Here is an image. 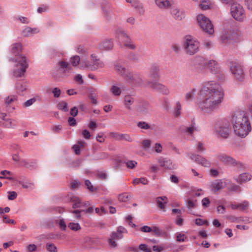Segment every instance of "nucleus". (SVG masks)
Listing matches in <instances>:
<instances>
[{
	"mask_svg": "<svg viewBox=\"0 0 252 252\" xmlns=\"http://www.w3.org/2000/svg\"><path fill=\"white\" fill-rule=\"evenodd\" d=\"M224 94L219 83L215 81L203 83L196 95L197 105L205 113L218 109L224 98Z\"/></svg>",
	"mask_w": 252,
	"mask_h": 252,
	"instance_id": "f257e3e1",
	"label": "nucleus"
},
{
	"mask_svg": "<svg viewBox=\"0 0 252 252\" xmlns=\"http://www.w3.org/2000/svg\"><path fill=\"white\" fill-rule=\"evenodd\" d=\"M231 123L235 134L240 137H246L251 131L248 116L244 111L235 112L231 118Z\"/></svg>",
	"mask_w": 252,
	"mask_h": 252,
	"instance_id": "f03ea898",
	"label": "nucleus"
},
{
	"mask_svg": "<svg viewBox=\"0 0 252 252\" xmlns=\"http://www.w3.org/2000/svg\"><path fill=\"white\" fill-rule=\"evenodd\" d=\"M193 64L196 71L199 73H205L207 67L212 74H216L220 71V67L216 61H208L203 57H196Z\"/></svg>",
	"mask_w": 252,
	"mask_h": 252,
	"instance_id": "7ed1b4c3",
	"label": "nucleus"
},
{
	"mask_svg": "<svg viewBox=\"0 0 252 252\" xmlns=\"http://www.w3.org/2000/svg\"><path fill=\"white\" fill-rule=\"evenodd\" d=\"M9 61L16 62L17 63L13 70V75L15 77H22L24 76L27 69L29 66V60L25 56L20 55L17 58H10Z\"/></svg>",
	"mask_w": 252,
	"mask_h": 252,
	"instance_id": "20e7f679",
	"label": "nucleus"
},
{
	"mask_svg": "<svg viewBox=\"0 0 252 252\" xmlns=\"http://www.w3.org/2000/svg\"><path fill=\"white\" fill-rule=\"evenodd\" d=\"M230 4V13L231 16L238 22L244 21L246 16L243 5L238 2L234 1Z\"/></svg>",
	"mask_w": 252,
	"mask_h": 252,
	"instance_id": "39448f33",
	"label": "nucleus"
},
{
	"mask_svg": "<svg viewBox=\"0 0 252 252\" xmlns=\"http://www.w3.org/2000/svg\"><path fill=\"white\" fill-rule=\"evenodd\" d=\"M184 47L188 54L192 55L198 51L199 42L190 35L186 36L184 42Z\"/></svg>",
	"mask_w": 252,
	"mask_h": 252,
	"instance_id": "423d86ee",
	"label": "nucleus"
},
{
	"mask_svg": "<svg viewBox=\"0 0 252 252\" xmlns=\"http://www.w3.org/2000/svg\"><path fill=\"white\" fill-rule=\"evenodd\" d=\"M196 20L203 31L209 34H212L214 32L211 21L207 17L201 14L197 16Z\"/></svg>",
	"mask_w": 252,
	"mask_h": 252,
	"instance_id": "0eeeda50",
	"label": "nucleus"
},
{
	"mask_svg": "<svg viewBox=\"0 0 252 252\" xmlns=\"http://www.w3.org/2000/svg\"><path fill=\"white\" fill-rule=\"evenodd\" d=\"M85 67L91 70H95L99 68H103L105 66L104 63L95 54L91 55V62H84Z\"/></svg>",
	"mask_w": 252,
	"mask_h": 252,
	"instance_id": "6e6552de",
	"label": "nucleus"
},
{
	"mask_svg": "<svg viewBox=\"0 0 252 252\" xmlns=\"http://www.w3.org/2000/svg\"><path fill=\"white\" fill-rule=\"evenodd\" d=\"M125 79L127 83L134 86H140L143 84L142 75L137 72H127Z\"/></svg>",
	"mask_w": 252,
	"mask_h": 252,
	"instance_id": "1a4fd4ad",
	"label": "nucleus"
},
{
	"mask_svg": "<svg viewBox=\"0 0 252 252\" xmlns=\"http://www.w3.org/2000/svg\"><path fill=\"white\" fill-rule=\"evenodd\" d=\"M216 132L220 136L226 138L228 137L230 132V125L227 121H223L217 124Z\"/></svg>",
	"mask_w": 252,
	"mask_h": 252,
	"instance_id": "9d476101",
	"label": "nucleus"
},
{
	"mask_svg": "<svg viewBox=\"0 0 252 252\" xmlns=\"http://www.w3.org/2000/svg\"><path fill=\"white\" fill-rule=\"evenodd\" d=\"M126 230L125 228L120 226L118 228L116 232H113L111 234L110 238L109 239V244L112 248H116L117 246L115 241L120 240L123 238V233H126Z\"/></svg>",
	"mask_w": 252,
	"mask_h": 252,
	"instance_id": "9b49d317",
	"label": "nucleus"
},
{
	"mask_svg": "<svg viewBox=\"0 0 252 252\" xmlns=\"http://www.w3.org/2000/svg\"><path fill=\"white\" fill-rule=\"evenodd\" d=\"M229 67L231 73L236 79L242 81L244 79L245 74L241 65L235 62H231Z\"/></svg>",
	"mask_w": 252,
	"mask_h": 252,
	"instance_id": "f8f14e48",
	"label": "nucleus"
},
{
	"mask_svg": "<svg viewBox=\"0 0 252 252\" xmlns=\"http://www.w3.org/2000/svg\"><path fill=\"white\" fill-rule=\"evenodd\" d=\"M147 86L153 90L162 93L163 94L168 95L170 94V90L167 86L157 81H148Z\"/></svg>",
	"mask_w": 252,
	"mask_h": 252,
	"instance_id": "ddd939ff",
	"label": "nucleus"
},
{
	"mask_svg": "<svg viewBox=\"0 0 252 252\" xmlns=\"http://www.w3.org/2000/svg\"><path fill=\"white\" fill-rule=\"evenodd\" d=\"M68 200L72 203V207L74 209L78 208H86L90 206L89 201L82 202L81 199L77 196L69 195L67 197Z\"/></svg>",
	"mask_w": 252,
	"mask_h": 252,
	"instance_id": "4468645a",
	"label": "nucleus"
},
{
	"mask_svg": "<svg viewBox=\"0 0 252 252\" xmlns=\"http://www.w3.org/2000/svg\"><path fill=\"white\" fill-rule=\"evenodd\" d=\"M216 158L220 162L229 166H235L238 164L234 158L224 153L217 154Z\"/></svg>",
	"mask_w": 252,
	"mask_h": 252,
	"instance_id": "2eb2a0df",
	"label": "nucleus"
},
{
	"mask_svg": "<svg viewBox=\"0 0 252 252\" xmlns=\"http://www.w3.org/2000/svg\"><path fill=\"white\" fill-rule=\"evenodd\" d=\"M189 157L191 160L199 164H201L202 166L206 167H209L211 165V162L208 160L198 155L191 153L189 154Z\"/></svg>",
	"mask_w": 252,
	"mask_h": 252,
	"instance_id": "dca6fc26",
	"label": "nucleus"
},
{
	"mask_svg": "<svg viewBox=\"0 0 252 252\" xmlns=\"http://www.w3.org/2000/svg\"><path fill=\"white\" fill-rule=\"evenodd\" d=\"M102 14L105 21L110 22L113 17V12L111 5L107 3L102 6Z\"/></svg>",
	"mask_w": 252,
	"mask_h": 252,
	"instance_id": "f3484780",
	"label": "nucleus"
},
{
	"mask_svg": "<svg viewBox=\"0 0 252 252\" xmlns=\"http://www.w3.org/2000/svg\"><path fill=\"white\" fill-rule=\"evenodd\" d=\"M110 136L117 140H126L128 142H132L133 141L132 137L128 134L111 132Z\"/></svg>",
	"mask_w": 252,
	"mask_h": 252,
	"instance_id": "a211bd4d",
	"label": "nucleus"
},
{
	"mask_svg": "<svg viewBox=\"0 0 252 252\" xmlns=\"http://www.w3.org/2000/svg\"><path fill=\"white\" fill-rule=\"evenodd\" d=\"M156 5L161 9H168L171 8L173 2L172 0H155Z\"/></svg>",
	"mask_w": 252,
	"mask_h": 252,
	"instance_id": "6ab92c4d",
	"label": "nucleus"
},
{
	"mask_svg": "<svg viewBox=\"0 0 252 252\" xmlns=\"http://www.w3.org/2000/svg\"><path fill=\"white\" fill-rule=\"evenodd\" d=\"M159 67L158 65H154L151 66L149 70V77L153 80L157 81L160 78Z\"/></svg>",
	"mask_w": 252,
	"mask_h": 252,
	"instance_id": "aec40b11",
	"label": "nucleus"
},
{
	"mask_svg": "<svg viewBox=\"0 0 252 252\" xmlns=\"http://www.w3.org/2000/svg\"><path fill=\"white\" fill-rule=\"evenodd\" d=\"M220 40L221 43L225 45H228L233 43L230 31L224 30L222 32L220 36Z\"/></svg>",
	"mask_w": 252,
	"mask_h": 252,
	"instance_id": "412c9836",
	"label": "nucleus"
},
{
	"mask_svg": "<svg viewBox=\"0 0 252 252\" xmlns=\"http://www.w3.org/2000/svg\"><path fill=\"white\" fill-rule=\"evenodd\" d=\"M113 47V42L111 39H105L101 42L98 48L102 51H107L111 50Z\"/></svg>",
	"mask_w": 252,
	"mask_h": 252,
	"instance_id": "4be33fe9",
	"label": "nucleus"
},
{
	"mask_svg": "<svg viewBox=\"0 0 252 252\" xmlns=\"http://www.w3.org/2000/svg\"><path fill=\"white\" fill-rule=\"evenodd\" d=\"M170 13L174 19L178 21L183 20L186 16L185 12L178 8H172Z\"/></svg>",
	"mask_w": 252,
	"mask_h": 252,
	"instance_id": "5701e85b",
	"label": "nucleus"
},
{
	"mask_svg": "<svg viewBox=\"0 0 252 252\" xmlns=\"http://www.w3.org/2000/svg\"><path fill=\"white\" fill-rule=\"evenodd\" d=\"M225 185V182L222 180H216L210 184V187L212 191L216 192L223 189Z\"/></svg>",
	"mask_w": 252,
	"mask_h": 252,
	"instance_id": "b1692460",
	"label": "nucleus"
},
{
	"mask_svg": "<svg viewBox=\"0 0 252 252\" xmlns=\"http://www.w3.org/2000/svg\"><path fill=\"white\" fill-rule=\"evenodd\" d=\"M234 179L238 183L242 184L250 181L252 179V175L248 173H244Z\"/></svg>",
	"mask_w": 252,
	"mask_h": 252,
	"instance_id": "393cba45",
	"label": "nucleus"
},
{
	"mask_svg": "<svg viewBox=\"0 0 252 252\" xmlns=\"http://www.w3.org/2000/svg\"><path fill=\"white\" fill-rule=\"evenodd\" d=\"M158 162L160 166L165 169L175 168L174 165L172 164V161L170 159L160 158L158 160Z\"/></svg>",
	"mask_w": 252,
	"mask_h": 252,
	"instance_id": "a878e982",
	"label": "nucleus"
},
{
	"mask_svg": "<svg viewBox=\"0 0 252 252\" xmlns=\"http://www.w3.org/2000/svg\"><path fill=\"white\" fill-rule=\"evenodd\" d=\"M232 42H238L242 39V32L238 30L230 31Z\"/></svg>",
	"mask_w": 252,
	"mask_h": 252,
	"instance_id": "bb28decb",
	"label": "nucleus"
},
{
	"mask_svg": "<svg viewBox=\"0 0 252 252\" xmlns=\"http://www.w3.org/2000/svg\"><path fill=\"white\" fill-rule=\"evenodd\" d=\"M39 32V29L36 28H32L28 27L23 31L22 34L24 36H30Z\"/></svg>",
	"mask_w": 252,
	"mask_h": 252,
	"instance_id": "cd10ccee",
	"label": "nucleus"
},
{
	"mask_svg": "<svg viewBox=\"0 0 252 252\" xmlns=\"http://www.w3.org/2000/svg\"><path fill=\"white\" fill-rule=\"evenodd\" d=\"M22 46L21 43H16L11 45V53L15 56L19 55L22 52Z\"/></svg>",
	"mask_w": 252,
	"mask_h": 252,
	"instance_id": "c85d7f7f",
	"label": "nucleus"
},
{
	"mask_svg": "<svg viewBox=\"0 0 252 252\" xmlns=\"http://www.w3.org/2000/svg\"><path fill=\"white\" fill-rule=\"evenodd\" d=\"M120 42L123 44L124 46L130 49L134 50L136 48V46L134 44H133V43L132 42L128 35V39L124 38V40L121 41Z\"/></svg>",
	"mask_w": 252,
	"mask_h": 252,
	"instance_id": "c756f323",
	"label": "nucleus"
},
{
	"mask_svg": "<svg viewBox=\"0 0 252 252\" xmlns=\"http://www.w3.org/2000/svg\"><path fill=\"white\" fill-rule=\"evenodd\" d=\"M158 207L160 209H164L165 205L167 202V198L166 196L158 197L156 199Z\"/></svg>",
	"mask_w": 252,
	"mask_h": 252,
	"instance_id": "7c9ffc66",
	"label": "nucleus"
},
{
	"mask_svg": "<svg viewBox=\"0 0 252 252\" xmlns=\"http://www.w3.org/2000/svg\"><path fill=\"white\" fill-rule=\"evenodd\" d=\"M137 111L141 114H147L150 111V106L148 103H145L138 107Z\"/></svg>",
	"mask_w": 252,
	"mask_h": 252,
	"instance_id": "2f4dec72",
	"label": "nucleus"
},
{
	"mask_svg": "<svg viewBox=\"0 0 252 252\" xmlns=\"http://www.w3.org/2000/svg\"><path fill=\"white\" fill-rule=\"evenodd\" d=\"M115 69L120 74H121L124 78L126 76V74L128 71H126V68L123 67L120 63H116L114 65Z\"/></svg>",
	"mask_w": 252,
	"mask_h": 252,
	"instance_id": "473e14b6",
	"label": "nucleus"
},
{
	"mask_svg": "<svg viewBox=\"0 0 252 252\" xmlns=\"http://www.w3.org/2000/svg\"><path fill=\"white\" fill-rule=\"evenodd\" d=\"M116 37L118 39L119 41L121 42L123 41L124 38L128 39V35L124 31L121 29H118L116 31Z\"/></svg>",
	"mask_w": 252,
	"mask_h": 252,
	"instance_id": "72a5a7b5",
	"label": "nucleus"
},
{
	"mask_svg": "<svg viewBox=\"0 0 252 252\" xmlns=\"http://www.w3.org/2000/svg\"><path fill=\"white\" fill-rule=\"evenodd\" d=\"M134 99L131 96L127 95L124 97L125 105L126 109L129 110L130 106L133 103Z\"/></svg>",
	"mask_w": 252,
	"mask_h": 252,
	"instance_id": "f704fd0d",
	"label": "nucleus"
},
{
	"mask_svg": "<svg viewBox=\"0 0 252 252\" xmlns=\"http://www.w3.org/2000/svg\"><path fill=\"white\" fill-rule=\"evenodd\" d=\"M110 91L112 94L117 96H120L122 93L121 88L115 85L111 86L110 89Z\"/></svg>",
	"mask_w": 252,
	"mask_h": 252,
	"instance_id": "c9c22d12",
	"label": "nucleus"
},
{
	"mask_svg": "<svg viewBox=\"0 0 252 252\" xmlns=\"http://www.w3.org/2000/svg\"><path fill=\"white\" fill-rule=\"evenodd\" d=\"M187 207L189 210L190 214H192V209L195 208L197 207V201L196 200H192L190 199H189L186 202Z\"/></svg>",
	"mask_w": 252,
	"mask_h": 252,
	"instance_id": "e433bc0d",
	"label": "nucleus"
},
{
	"mask_svg": "<svg viewBox=\"0 0 252 252\" xmlns=\"http://www.w3.org/2000/svg\"><path fill=\"white\" fill-rule=\"evenodd\" d=\"M16 89L18 94H23V92L27 89V86L25 83H18L16 85Z\"/></svg>",
	"mask_w": 252,
	"mask_h": 252,
	"instance_id": "4c0bfd02",
	"label": "nucleus"
},
{
	"mask_svg": "<svg viewBox=\"0 0 252 252\" xmlns=\"http://www.w3.org/2000/svg\"><path fill=\"white\" fill-rule=\"evenodd\" d=\"M196 90L195 88L192 89L190 91L187 93L185 96V100L187 101L190 100L194 97Z\"/></svg>",
	"mask_w": 252,
	"mask_h": 252,
	"instance_id": "58836bf2",
	"label": "nucleus"
},
{
	"mask_svg": "<svg viewBox=\"0 0 252 252\" xmlns=\"http://www.w3.org/2000/svg\"><path fill=\"white\" fill-rule=\"evenodd\" d=\"M17 100V96L15 95H10L5 98L4 103L6 105L10 104L12 102Z\"/></svg>",
	"mask_w": 252,
	"mask_h": 252,
	"instance_id": "ea45409f",
	"label": "nucleus"
},
{
	"mask_svg": "<svg viewBox=\"0 0 252 252\" xmlns=\"http://www.w3.org/2000/svg\"><path fill=\"white\" fill-rule=\"evenodd\" d=\"M64 75H68L73 72L72 67L66 62H64Z\"/></svg>",
	"mask_w": 252,
	"mask_h": 252,
	"instance_id": "a19ab883",
	"label": "nucleus"
},
{
	"mask_svg": "<svg viewBox=\"0 0 252 252\" xmlns=\"http://www.w3.org/2000/svg\"><path fill=\"white\" fill-rule=\"evenodd\" d=\"M68 228L74 231H77L81 229V227L79 223L70 222L68 224Z\"/></svg>",
	"mask_w": 252,
	"mask_h": 252,
	"instance_id": "79ce46f5",
	"label": "nucleus"
},
{
	"mask_svg": "<svg viewBox=\"0 0 252 252\" xmlns=\"http://www.w3.org/2000/svg\"><path fill=\"white\" fill-rule=\"evenodd\" d=\"M176 240L179 242H183L187 239V236L182 232H177L176 233Z\"/></svg>",
	"mask_w": 252,
	"mask_h": 252,
	"instance_id": "37998d69",
	"label": "nucleus"
},
{
	"mask_svg": "<svg viewBox=\"0 0 252 252\" xmlns=\"http://www.w3.org/2000/svg\"><path fill=\"white\" fill-rule=\"evenodd\" d=\"M80 61V58L78 56H74L71 58L70 62L71 64L74 66H77Z\"/></svg>",
	"mask_w": 252,
	"mask_h": 252,
	"instance_id": "c03bdc74",
	"label": "nucleus"
},
{
	"mask_svg": "<svg viewBox=\"0 0 252 252\" xmlns=\"http://www.w3.org/2000/svg\"><path fill=\"white\" fill-rule=\"evenodd\" d=\"M14 122L11 119H7L5 120L4 125L7 128H14L16 125V123H14Z\"/></svg>",
	"mask_w": 252,
	"mask_h": 252,
	"instance_id": "a18cd8bd",
	"label": "nucleus"
},
{
	"mask_svg": "<svg viewBox=\"0 0 252 252\" xmlns=\"http://www.w3.org/2000/svg\"><path fill=\"white\" fill-rule=\"evenodd\" d=\"M200 9L202 10H207L210 9L211 7V3L209 1L204 0L199 5Z\"/></svg>",
	"mask_w": 252,
	"mask_h": 252,
	"instance_id": "49530a36",
	"label": "nucleus"
},
{
	"mask_svg": "<svg viewBox=\"0 0 252 252\" xmlns=\"http://www.w3.org/2000/svg\"><path fill=\"white\" fill-rule=\"evenodd\" d=\"M195 147L198 153L204 152L206 149L204 144L201 142H197Z\"/></svg>",
	"mask_w": 252,
	"mask_h": 252,
	"instance_id": "de8ad7c7",
	"label": "nucleus"
},
{
	"mask_svg": "<svg viewBox=\"0 0 252 252\" xmlns=\"http://www.w3.org/2000/svg\"><path fill=\"white\" fill-rule=\"evenodd\" d=\"M129 197V194L126 192H125L119 195L118 199L121 202H126L128 201Z\"/></svg>",
	"mask_w": 252,
	"mask_h": 252,
	"instance_id": "09e8293b",
	"label": "nucleus"
},
{
	"mask_svg": "<svg viewBox=\"0 0 252 252\" xmlns=\"http://www.w3.org/2000/svg\"><path fill=\"white\" fill-rule=\"evenodd\" d=\"M137 126L141 129H149L150 128V126L145 122H139L137 123Z\"/></svg>",
	"mask_w": 252,
	"mask_h": 252,
	"instance_id": "8fccbe9b",
	"label": "nucleus"
},
{
	"mask_svg": "<svg viewBox=\"0 0 252 252\" xmlns=\"http://www.w3.org/2000/svg\"><path fill=\"white\" fill-rule=\"evenodd\" d=\"M126 167L130 169H133L137 164V162L134 160H127L125 162Z\"/></svg>",
	"mask_w": 252,
	"mask_h": 252,
	"instance_id": "3c124183",
	"label": "nucleus"
},
{
	"mask_svg": "<svg viewBox=\"0 0 252 252\" xmlns=\"http://www.w3.org/2000/svg\"><path fill=\"white\" fill-rule=\"evenodd\" d=\"M148 180L144 178L135 179L133 181V183L135 185H137L139 183H141L143 185H147L148 184Z\"/></svg>",
	"mask_w": 252,
	"mask_h": 252,
	"instance_id": "603ef678",
	"label": "nucleus"
},
{
	"mask_svg": "<svg viewBox=\"0 0 252 252\" xmlns=\"http://www.w3.org/2000/svg\"><path fill=\"white\" fill-rule=\"evenodd\" d=\"M182 106L179 102L176 103V106L174 111V115L176 117H178L180 115L181 113Z\"/></svg>",
	"mask_w": 252,
	"mask_h": 252,
	"instance_id": "864d4df0",
	"label": "nucleus"
},
{
	"mask_svg": "<svg viewBox=\"0 0 252 252\" xmlns=\"http://www.w3.org/2000/svg\"><path fill=\"white\" fill-rule=\"evenodd\" d=\"M151 145V141L149 139H145L142 142V148L145 150L148 149Z\"/></svg>",
	"mask_w": 252,
	"mask_h": 252,
	"instance_id": "5fc2aeb1",
	"label": "nucleus"
},
{
	"mask_svg": "<svg viewBox=\"0 0 252 252\" xmlns=\"http://www.w3.org/2000/svg\"><path fill=\"white\" fill-rule=\"evenodd\" d=\"M46 247L49 252H57V247L53 244L47 243Z\"/></svg>",
	"mask_w": 252,
	"mask_h": 252,
	"instance_id": "6e6d98bb",
	"label": "nucleus"
},
{
	"mask_svg": "<svg viewBox=\"0 0 252 252\" xmlns=\"http://www.w3.org/2000/svg\"><path fill=\"white\" fill-rule=\"evenodd\" d=\"M138 250H140L143 252H152L151 250L148 247L146 244H140L138 247Z\"/></svg>",
	"mask_w": 252,
	"mask_h": 252,
	"instance_id": "4d7b16f0",
	"label": "nucleus"
},
{
	"mask_svg": "<svg viewBox=\"0 0 252 252\" xmlns=\"http://www.w3.org/2000/svg\"><path fill=\"white\" fill-rule=\"evenodd\" d=\"M85 185L87 187L88 189L91 192H94L95 190V189L92 185L90 181L88 180L85 181Z\"/></svg>",
	"mask_w": 252,
	"mask_h": 252,
	"instance_id": "13d9d810",
	"label": "nucleus"
},
{
	"mask_svg": "<svg viewBox=\"0 0 252 252\" xmlns=\"http://www.w3.org/2000/svg\"><path fill=\"white\" fill-rule=\"evenodd\" d=\"M207 220H203L201 219H196L195 220V224L198 226H201L204 224H208Z\"/></svg>",
	"mask_w": 252,
	"mask_h": 252,
	"instance_id": "bf43d9fd",
	"label": "nucleus"
},
{
	"mask_svg": "<svg viewBox=\"0 0 252 252\" xmlns=\"http://www.w3.org/2000/svg\"><path fill=\"white\" fill-rule=\"evenodd\" d=\"M55 221L56 224H58L59 225L61 229H63V219L61 216L58 217Z\"/></svg>",
	"mask_w": 252,
	"mask_h": 252,
	"instance_id": "052dcab7",
	"label": "nucleus"
},
{
	"mask_svg": "<svg viewBox=\"0 0 252 252\" xmlns=\"http://www.w3.org/2000/svg\"><path fill=\"white\" fill-rule=\"evenodd\" d=\"M248 202L247 201H244L238 204L239 209L241 210H244L248 207Z\"/></svg>",
	"mask_w": 252,
	"mask_h": 252,
	"instance_id": "680f3d73",
	"label": "nucleus"
},
{
	"mask_svg": "<svg viewBox=\"0 0 252 252\" xmlns=\"http://www.w3.org/2000/svg\"><path fill=\"white\" fill-rule=\"evenodd\" d=\"M8 198L10 200H14L17 197V194L15 191H8Z\"/></svg>",
	"mask_w": 252,
	"mask_h": 252,
	"instance_id": "e2e57ef3",
	"label": "nucleus"
},
{
	"mask_svg": "<svg viewBox=\"0 0 252 252\" xmlns=\"http://www.w3.org/2000/svg\"><path fill=\"white\" fill-rule=\"evenodd\" d=\"M52 93L55 97H59L61 95V91L58 88H55L52 90Z\"/></svg>",
	"mask_w": 252,
	"mask_h": 252,
	"instance_id": "0e129e2a",
	"label": "nucleus"
},
{
	"mask_svg": "<svg viewBox=\"0 0 252 252\" xmlns=\"http://www.w3.org/2000/svg\"><path fill=\"white\" fill-rule=\"evenodd\" d=\"M80 185V182L77 180H74L70 184V188L75 189L77 188Z\"/></svg>",
	"mask_w": 252,
	"mask_h": 252,
	"instance_id": "69168bd1",
	"label": "nucleus"
},
{
	"mask_svg": "<svg viewBox=\"0 0 252 252\" xmlns=\"http://www.w3.org/2000/svg\"><path fill=\"white\" fill-rule=\"evenodd\" d=\"M231 191H236V192H240L241 190V187L237 185L233 184L232 185L229 189Z\"/></svg>",
	"mask_w": 252,
	"mask_h": 252,
	"instance_id": "338daca9",
	"label": "nucleus"
},
{
	"mask_svg": "<svg viewBox=\"0 0 252 252\" xmlns=\"http://www.w3.org/2000/svg\"><path fill=\"white\" fill-rule=\"evenodd\" d=\"M244 2L247 8L252 11V0H244Z\"/></svg>",
	"mask_w": 252,
	"mask_h": 252,
	"instance_id": "774afa93",
	"label": "nucleus"
}]
</instances>
